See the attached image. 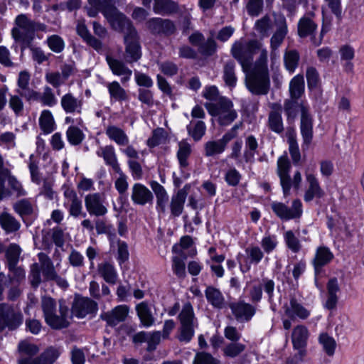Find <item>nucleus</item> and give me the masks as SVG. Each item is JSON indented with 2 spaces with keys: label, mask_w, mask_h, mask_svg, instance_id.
<instances>
[{
  "label": "nucleus",
  "mask_w": 364,
  "mask_h": 364,
  "mask_svg": "<svg viewBox=\"0 0 364 364\" xmlns=\"http://www.w3.org/2000/svg\"><path fill=\"white\" fill-rule=\"evenodd\" d=\"M18 350L20 353L18 364H53L61 353L60 349L50 347L38 357L33 358L38 353L39 348L28 341H21Z\"/></svg>",
  "instance_id": "obj_1"
},
{
  "label": "nucleus",
  "mask_w": 364,
  "mask_h": 364,
  "mask_svg": "<svg viewBox=\"0 0 364 364\" xmlns=\"http://www.w3.org/2000/svg\"><path fill=\"white\" fill-rule=\"evenodd\" d=\"M60 316L56 312V303L52 297H43L42 308L47 324L54 329L66 328L71 318L69 309L63 299L59 301Z\"/></svg>",
  "instance_id": "obj_2"
},
{
  "label": "nucleus",
  "mask_w": 364,
  "mask_h": 364,
  "mask_svg": "<svg viewBox=\"0 0 364 364\" xmlns=\"http://www.w3.org/2000/svg\"><path fill=\"white\" fill-rule=\"evenodd\" d=\"M205 107L220 126H228L237 117L232 101L227 97L220 98L218 102H206Z\"/></svg>",
  "instance_id": "obj_3"
},
{
  "label": "nucleus",
  "mask_w": 364,
  "mask_h": 364,
  "mask_svg": "<svg viewBox=\"0 0 364 364\" xmlns=\"http://www.w3.org/2000/svg\"><path fill=\"white\" fill-rule=\"evenodd\" d=\"M14 23L15 26L11 30V36L16 42L19 43L22 56L27 46L35 39L32 20L26 14H20L16 16Z\"/></svg>",
  "instance_id": "obj_4"
},
{
  "label": "nucleus",
  "mask_w": 364,
  "mask_h": 364,
  "mask_svg": "<svg viewBox=\"0 0 364 364\" xmlns=\"http://www.w3.org/2000/svg\"><path fill=\"white\" fill-rule=\"evenodd\" d=\"M291 164L286 156H282L277 161V174L280 179V184L285 196L290 194L291 188L298 191L301 187V174L299 171L294 173L293 179L290 177Z\"/></svg>",
  "instance_id": "obj_5"
},
{
  "label": "nucleus",
  "mask_w": 364,
  "mask_h": 364,
  "mask_svg": "<svg viewBox=\"0 0 364 364\" xmlns=\"http://www.w3.org/2000/svg\"><path fill=\"white\" fill-rule=\"evenodd\" d=\"M245 84L247 89L256 95H267L270 87L268 70L253 68L246 75Z\"/></svg>",
  "instance_id": "obj_6"
},
{
  "label": "nucleus",
  "mask_w": 364,
  "mask_h": 364,
  "mask_svg": "<svg viewBox=\"0 0 364 364\" xmlns=\"http://www.w3.org/2000/svg\"><path fill=\"white\" fill-rule=\"evenodd\" d=\"M257 43L255 41H236L232 46L231 54L242 65L244 72L251 67L253 60V50L257 48Z\"/></svg>",
  "instance_id": "obj_7"
},
{
  "label": "nucleus",
  "mask_w": 364,
  "mask_h": 364,
  "mask_svg": "<svg viewBox=\"0 0 364 364\" xmlns=\"http://www.w3.org/2000/svg\"><path fill=\"white\" fill-rule=\"evenodd\" d=\"M105 17L110 23L112 28L118 32L123 33L124 36L137 33L132 21L117 9H111L106 11Z\"/></svg>",
  "instance_id": "obj_8"
},
{
  "label": "nucleus",
  "mask_w": 364,
  "mask_h": 364,
  "mask_svg": "<svg viewBox=\"0 0 364 364\" xmlns=\"http://www.w3.org/2000/svg\"><path fill=\"white\" fill-rule=\"evenodd\" d=\"M145 26L153 36L168 37L176 33L177 27L173 21L169 18L153 17L148 19Z\"/></svg>",
  "instance_id": "obj_9"
},
{
  "label": "nucleus",
  "mask_w": 364,
  "mask_h": 364,
  "mask_svg": "<svg viewBox=\"0 0 364 364\" xmlns=\"http://www.w3.org/2000/svg\"><path fill=\"white\" fill-rule=\"evenodd\" d=\"M181 333L178 338L181 341L188 343L194 335V314L192 306L189 303L184 304L179 314Z\"/></svg>",
  "instance_id": "obj_10"
},
{
  "label": "nucleus",
  "mask_w": 364,
  "mask_h": 364,
  "mask_svg": "<svg viewBox=\"0 0 364 364\" xmlns=\"http://www.w3.org/2000/svg\"><path fill=\"white\" fill-rule=\"evenodd\" d=\"M22 322L23 316L19 311L7 304H0V332L6 327L9 330L16 329Z\"/></svg>",
  "instance_id": "obj_11"
},
{
  "label": "nucleus",
  "mask_w": 364,
  "mask_h": 364,
  "mask_svg": "<svg viewBox=\"0 0 364 364\" xmlns=\"http://www.w3.org/2000/svg\"><path fill=\"white\" fill-rule=\"evenodd\" d=\"M279 301L283 304L286 315L291 318L298 317L306 319L310 315V311L299 303L294 297H279Z\"/></svg>",
  "instance_id": "obj_12"
},
{
  "label": "nucleus",
  "mask_w": 364,
  "mask_h": 364,
  "mask_svg": "<svg viewBox=\"0 0 364 364\" xmlns=\"http://www.w3.org/2000/svg\"><path fill=\"white\" fill-rule=\"evenodd\" d=\"M300 129L304 140L303 147H309L313 138V119L309 114V107L305 102L300 104Z\"/></svg>",
  "instance_id": "obj_13"
},
{
  "label": "nucleus",
  "mask_w": 364,
  "mask_h": 364,
  "mask_svg": "<svg viewBox=\"0 0 364 364\" xmlns=\"http://www.w3.org/2000/svg\"><path fill=\"white\" fill-rule=\"evenodd\" d=\"M273 212L282 220H290L301 216V203L299 200H294L292 206L289 208L282 203L274 202L271 205Z\"/></svg>",
  "instance_id": "obj_14"
},
{
  "label": "nucleus",
  "mask_w": 364,
  "mask_h": 364,
  "mask_svg": "<svg viewBox=\"0 0 364 364\" xmlns=\"http://www.w3.org/2000/svg\"><path fill=\"white\" fill-rule=\"evenodd\" d=\"M104 203L105 198L100 193H90L85 198V208L90 215L95 217L105 215L108 210Z\"/></svg>",
  "instance_id": "obj_15"
},
{
  "label": "nucleus",
  "mask_w": 364,
  "mask_h": 364,
  "mask_svg": "<svg viewBox=\"0 0 364 364\" xmlns=\"http://www.w3.org/2000/svg\"><path fill=\"white\" fill-rule=\"evenodd\" d=\"M125 44L124 59L128 63L138 61L141 57V46L138 33L124 36Z\"/></svg>",
  "instance_id": "obj_16"
},
{
  "label": "nucleus",
  "mask_w": 364,
  "mask_h": 364,
  "mask_svg": "<svg viewBox=\"0 0 364 364\" xmlns=\"http://www.w3.org/2000/svg\"><path fill=\"white\" fill-rule=\"evenodd\" d=\"M97 310V304L88 297H75L73 302L71 314L79 318L85 317L87 314H95Z\"/></svg>",
  "instance_id": "obj_17"
},
{
  "label": "nucleus",
  "mask_w": 364,
  "mask_h": 364,
  "mask_svg": "<svg viewBox=\"0 0 364 364\" xmlns=\"http://www.w3.org/2000/svg\"><path fill=\"white\" fill-rule=\"evenodd\" d=\"M60 105L67 114L82 113L83 107V98L81 96L76 97L73 93L68 92L62 96Z\"/></svg>",
  "instance_id": "obj_18"
},
{
  "label": "nucleus",
  "mask_w": 364,
  "mask_h": 364,
  "mask_svg": "<svg viewBox=\"0 0 364 364\" xmlns=\"http://www.w3.org/2000/svg\"><path fill=\"white\" fill-rule=\"evenodd\" d=\"M305 176L307 183H309V187L304 194V200L306 202H310L315 197L318 198L323 197L324 192L321 188L318 179L311 173L309 168L306 169Z\"/></svg>",
  "instance_id": "obj_19"
},
{
  "label": "nucleus",
  "mask_w": 364,
  "mask_h": 364,
  "mask_svg": "<svg viewBox=\"0 0 364 364\" xmlns=\"http://www.w3.org/2000/svg\"><path fill=\"white\" fill-rule=\"evenodd\" d=\"M131 198L134 204L145 205L153 203L154 195L144 185L136 183L132 188Z\"/></svg>",
  "instance_id": "obj_20"
},
{
  "label": "nucleus",
  "mask_w": 364,
  "mask_h": 364,
  "mask_svg": "<svg viewBox=\"0 0 364 364\" xmlns=\"http://www.w3.org/2000/svg\"><path fill=\"white\" fill-rule=\"evenodd\" d=\"M270 107L272 109L268 115V127L274 133L282 134L284 130L282 117V107L277 103L272 104Z\"/></svg>",
  "instance_id": "obj_21"
},
{
  "label": "nucleus",
  "mask_w": 364,
  "mask_h": 364,
  "mask_svg": "<svg viewBox=\"0 0 364 364\" xmlns=\"http://www.w3.org/2000/svg\"><path fill=\"white\" fill-rule=\"evenodd\" d=\"M274 24L276 31L270 39V46L272 50H276L282 45L287 34L286 19L284 16H275Z\"/></svg>",
  "instance_id": "obj_22"
},
{
  "label": "nucleus",
  "mask_w": 364,
  "mask_h": 364,
  "mask_svg": "<svg viewBox=\"0 0 364 364\" xmlns=\"http://www.w3.org/2000/svg\"><path fill=\"white\" fill-rule=\"evenodd\" d=\"M230 307L236 319L240 322L250 321L255 314V308L244 301L232 303Z\"/></svg>",
  "instance_id": "obj_23"
},
{
  "label": "nucleus",
  "mask_w": 364,
  "mask_h": 364,
  "mask_svg": "<svg viewBox=\"0 0 364 364\" xmlns=\"http://www.w3.org/2000/svg\"><path fill=\"white\" fill-rule=\"evenodd\" d=\"M106 61L114 75L122 76L121 79L122 83H125L129 80L132 75V71L126 66L124 62L111 55L106 56Z\"/></svg>",
  "instance_id": "obj_24"
},
{
  "label": "nucleus",
  "mask_w": 364,
  "mask_h": 364,
  "mask_svg": "<svg viewBox=\"0 0 364 364\" xmlns=\"http://www.w3.org/2000/svg\"><path fill=\"white\" fill-rule=\"evenodd\" d=\"M153 11L161 16H173L180 12V6L173 0H154Z\"/></svg>",
  "instance_id": "obj_25"
},
{
  "label": "nucleus",
  "mask_w": 364,
  "mask_h": 364,
  "mask_svg": "<svg viewBox=\"0 0 364 364\" xmlns=\"http://www.w3.org/2000/svg\"><path fill=\"white\" fill-rule=\"evenodd\" d=\"M333 258V255L328 247H319L317 248L312 262L316 276L321 273L322 268L327 265Z\"/></svg>",
  "instance_id": "obj_26"
},
{
  "label": "nucleus",
  "mask_w": 364,
  "mask_h": 364,
  "mask_svg": "<svg viewBox=\"0 0 364 364\" xmlns=\"http://www.w3.org/2000/svg\"><path fill=\"white\" fill-rule=\"evenodd\" d=\"M64 196L70 203L68 210L70 215L77 218L79 215L85 216L86 213H82V205L81 200L77 197L76 193L70 188H66L64 191Z\"/></svg>",
  "instance_id": "obj_27"
},
{
  "label": "nucleus",
  "mask_w": 364,
  "mask_h": 364,
  "mask_svg": "<svg viewBox=\"0 0 364 364\" xmlns=\"http://www.w3.org/2000/svg\"><path fill=\"white\" fill-rule=\"evenodd\" d=\"M309 331L304 325L295 326L291 333L293 348H306Z\"/></svg>",
  "instance_id": "obj_28"
},
{
  "label": "nucleus",
  "mask_w": 364,
  "mask_h": 364,
  "mask_svg": "<svg viewBox=\"0 0 364 364\" xmlns=\"http://www.w3.org/2000/svg\"><path fill=\"white\" fill-rule=\"evenodd\" d=\"M188 188L189 186L186 185L183 188L178 190L176 195L172 196L170 208L171 214L174 217H178L182 213Z\"/></svg>",
  "instance_id": "obj_29"
},
{
  "label": "nucleus",
  "mask_w": 364,
  "mask_h": 364,
  "mask_svg": "<svg viewBox=\"0 0 364 364\" xmlns=\"http://www.w3.org/2000/svg\"><path fill=\"white\" fill-rule=\"evenodd\" d=\"M98 156L102 157L107 166H109L116 173H121V168L117 161L114 149L112 146L101 147L97 151Z\"/></svg>",
  "instance_id": "obj_30"
},
{
  "label": "nucleus",
  "mask_w": 364,
  "mask_h": 364,
  "mask_svg": "<svg viewBox=\"0 0 364 364\" xmlns=\"http://www.w3.org/2000/svg\"><path fill=\"white\" fill-rule=\"evenodd\" d=\"M150 187L154 191L156 198V208L161 213H165L166 206L168 201V196L164 187L157 181L150 182Z\"/></svg>",
  "instance_id": "obj_31"
},
{
  "label": "nucleus",
  "mask_w": 364,
  "mask_h": 364,
  "mask_svg": "<svg viewBox=\"0 0 364 364\" xmlns=\"http://www.w3.org/2000/svg\"><path fill=\"white\" fill-rule=\"evenodd\" d=\"M38 258L40 262V269L45 279L50 280L56 277L57 272L50 258L44 252L38 253Z\"/></svg>",
  "instance_id": "obj_32"
},
{
  "label": "nucleus",
  "mask_w": 364,
  "mask_h": 364,
  "mask_svg": "<svg viewBox=\"0 0 364 364\" xmlns=\"http://www.w3.org/2000/svg\"><path fill=\"white\" fill-rule=\"evenodd\" d=\"M128 314V308L126 306H118L112 311L107 312L102 316V318L105 320L110 326H116L121 321L125 320Z\"/></svg>",
  "instance_id": "obj_33"
},
{
  "label": "nucleus",
  "mask_w": 364,
  "mask_h": 364,
  "mask_svg": "<svg viewBox=\"0 0 364 364\" xmlns=\"http://www.w3.org/2000/svg\"><path fill=\"white\" fill-rule=\"evenodd\" d=\"M98 274L104 280L111 284H114L117 280V273L114 265L108 262L100 263L97 265Z\"/></svg>",
  "instance_id": "obj_34"
},
{
  "label": "nucleus",
  "mask_w": 364,
  "mask_h": 364,
  "mask_svg": "<svg viewBox=\"0 0 364 364\" xmlns=\"http://www.w3.org/2000/svg\"><path fill=\"white\" fill-rule=\"evenodd\" d=\"M317 29V24L309 17H302L298 23V34L301 38L313 36Z\"/></svg>",
  "instance_id": "obj_35"
},
{
  "label": "nucleus",
  "mask_w": 364,
  "mask_h": 364,
  "mask_svg": "<svg viewBox=\"0 0 364 364\" xmlns=\"http://www.w3.org/2000/svg\"><path fill=\"white\" fill-rule=\"evenodd\" d=\"M274 27V19L272 21L267 15L257 20L255 24V29L262 38L268 37Z\"/></svg>",
  "instance_id": "obj_36"
},
{
  "label": "nucleus",
  "mask_w": 364,
  "mask_h": 364,
  "mask_svg": "<svg viewBox=\"0 0 364 364\" xmlns=\"http://www.w3.org/2000/svg\"><path fill=\"white\" fill-rule=\"evenodd\" d=\"M0 225L7 232H14L20 228V223L10 213L3 212L0 214Z\"/></svg>",
  "instance_id": "obj_37"
},
{
  "label": "nucleus",
  "mask_w": 364,
  "mask_h": 364,
  "mask_svg": "<svg viewBox=\"0 0 364 364\" xmlns=\"http://www.w3.org/2000/svg\"><path fill=\"white\" fill-rule=\"evenodd\" d=\"M304 92V76L297 75L292 78L289 83L290 98L299 100Z\"/></svg>",
  "instance_id": "obj_38"
},
{
  "label": "nucleus",
  "mask_w": 364,
  "mask_h": 364,
  "mask_svg": "<svg viewBox=\"0 0 364 364\" xmlns=\"http://www.w3.org/2000/svg\"><path fill=\"white\" fill-rule=\"evenodd\" d=\"M235 68V63L233 60L226 62L223 67V78L225 85L230 88L235 87L237 83Z\"/></svg>",
  "instance_id": "obj_39"
},
{
  "label": "nucleus",
  "mask_w": 364,
  "mask_h": 364,
  "mask_svg": "<svg viewBox=\"0 0 364 364\" xmlns=\"http://www.w3.org/2000/svg\"><path fill=\"white\" fill-rule=\"evenodd\" d=\"M21 249L16 243L10 244L5 250L6 266L18 264Z\"/></svg>",
  "instance_id": "obj_40"
},
{
  "label": "nucleus",
  "mask_w": 364,
  "mask_h": 364,
  "mask_svg": "<svg viewBox=\"0 0 364 364\" xmlns=\"http://www.w3.org/2000/svg\"><path fill=\"white\" fill-rule=\"evenodd\" d=\"M206 127L203 121H191L190 124L187 126L188 134L196 141H198L204 136Z\"/></svg>",
  "instance_id": "obj_41"
},
{
  "label": "nucleus",
  "mask_w": 364,
  "mask_h": 364,
  "mask_svg": "<svg viewBox=\"0 0 364 364\" xmlns=\"http://www.w3.org/2000/svg\"><path fill=\"white\" fill-rule=\"evenodd\" d=\"M106 134L119 145H127L129 143L128 137L124 132L115 126L108 127L106 129Z\"/></svg>",
  "instance_id": "obj_42"
},
{
  "label": "nucleus",
  "mask_w": 364,
  "mask_h": 364,
  "mask_svg": "<svg viewBox=\"0 0 364 364\" xmlns=\"http://www.w3.org/2000/svg\"><path fill=\"white\" fill-rule=\"evenodd\" d=\"M136 309L141 322L144 326L149 327L153 324L154 318L151 314L149 306L146 303L141 302L139 304L136 305Z\"/></svg>",
  "instance_id": "obj_43"
},
{
  "label": "nucleus",
  "mask_w": 364,
  "mask_h": 364,
  "mask_svg": "<svg viewBox=\"0 0 364 364\" xmlns=\"http://www.w3.org/2000/svg\"><path fill=\"white\" fill-rule=\"evenodd\" d=\"M15 212L22 218L31 215L33 213V205L28 199H21L13 205Z\"/></svg>",
  "instance_id": "obj_44"
},
{
  "label": "nucleus",
  "mask_w": 364,
  "mask_h": 364,
  "mask_svg": "<svg viewBox=\"0 0 364 364\" xmlns=\"http://www.w3.org/2000/svg\"><path fill=\"white\" fill-rule=\"evenodd\" d=\"M300 55L296 50H287L284 55L285 68L290 73L294 72L299 65Z\"/></svg>",
  "instance_id": "obj_45"
},
{
  "label": "nucleus",
  "mask_w": 364,
  "mask_h": 364,
  "mask_svg": "<svg viewBox=\"0 0 364 364\" xmlns=\"http://www.w3.org/2000/svg\"><path fill=\"white\" fill-rule=\"evenodd\" d=\"M304 102L303 101L299 102V100L296 99H287L284 103V112L287 117L288 120L294 121L297 116L298 110L300 109V104Z\"/></svg>",
  "instance_id": "obj_46"
},
{
  "label": "nucleus",
  "mask_w": 364,
  "mask_h": 364,
  "mask_svg": "<svg viewBox=\"0 0 364 364\" xmlns=\"http://www.w3.org/2000/svg\"><path fill=\"white\" fill-rule=\"evenodd\" d=\"M9 270L8 277L13 284H21L26 279V272L21 266L14 264L7 267Z\"/></svg>",
  "instance_id": "obj_47"
},
{
  "label": "nucleus",
  "mask_w": 364,
  "mask_h": 364,
  "mask_svg": "<svg viewBox=\"0 0 364 364\" xmlns=\"http://www.w3.org/2000/svg\"><path fill=\"white\" fill-rule=\"evenodd\" d=\"M111 98L117 101H125L127 100V95L124 88L117 81L109 82L107 85Z\"/></svg>",
  "instance_id": "obj_48"
},
{
  "label": "nucleus",
  "mask_w": 364,
  "mask_h": 364,
  "mask_svg": "<svg viewBox=\"0 0 364 364\" xmlns=\"http://www.w3.org/2000/svg\"><path fill=\"white\" fill-rule=\"evenodd\" d=\"M178 150L177 152V158L181 167L185 168L188 166V158L191 153V145L186 141H181L178 144Z\"/></svg>",
  "instance_id": "obj_49"
},
{
  "label": "nucleus",
  "mask_w": 364,
  "mask_h": 364,
  "mask_svg": "<svg viewBox=\"0 0 364 364\" xmlns=\"http://www.w3.org/2000/svg\"><path fill=\"white\" fill-rule=\"evenodd\" d=\"M41 102L43 105L48 107H53L57 104V99L52 90L48 86H46L43 88L42 93L38 92V100Z\"/></svg>",
  "instance_id": "obj_50"
},
{
  "label": "nucleus",
  "mask_w": 364,
  "mask_h": 364,
  "mask_svg": "<svg viewBox=\"0 0 364 364\" xmlns=\"http://www.w3.org/2000/svg\"><path fill=\"white\" fill-rule=\"evenodd\" d=\"M258 144L255 137L252 135L248 136L245 139V150L243 154L246 162H249L253 159Z\"/></svg>",
  "instance_id": "obj_51"
},
{
  "label": "nucleus",
  "mask_w": 364,
  "mask_h": 364,
  "mask_svg": "<svg viewBox=\"0 0 364 364\" xmlns=\"http://www.w3.org/2000/svg\"><path fill=\"white\" fill-rule=\"evenodd\" d=\"M41 128L44 132L48 134L54 129V119L52 113L49 110H43L39 119Z\"/></svg>",
  "instance_id": "obj_52"
},
{
  "label": "nucleus",
  "mask_w": 364,
  "mask_h": 364,
  "mask_svg": "<svg viewBox=\"0 0 364 364\" xmlns=\"http://www.w3.org/2000/svg\"><path fill=\"white\" fill-rule=\"evenodd\" d=\"M46 44L49 49L55 53L63 52L65 46L64 40L56 34L48 36L46 39Z\"/></svg>",
  "instance_id": "obj_53"
},
{
  "label": "nucleus",
  "mask_w": 364,
  "mask_h": 364,
  "mask_svg": "<svg viewBox=\"0 0 364 364\" xmlns=\"http://www.w3.org/2000/svg\"><path fill=\"white\" fill-rule=\"evenodd\" d=\"M205 155L208 157L223 153L225 146L219 139L207 141L204 145Z\"/></svg>",
  "instance_id": "obj_54"
},
{
  "label": "nucleus",
  "mask_w": 364,
  "mask_h": 364,
  "mask_svg": "<svg viewBox=\"0 0 364 364\" xmlns=\"http://www.w3.org/2000/svg\"><path fill=\"white\" fill-rule=\"evenodd\" d=\"M66 136L69 143L73 146L81 144L85 136L82 131L75 126L68 127Z\"/></svg>",
  "instance_id": "obj_55"
},
{
  "label": "nucleus",
  "mask_w": 364,
  "mask_h": 364,
  "mask_svg": "<svg viewBox=\"0 0 364 364\" xmlns=\"http://www.w3.org/2000/svg\"><path fill=\"white\" fill-rule=\"evenodd\" d=\"M8 181V184L13 193H15L17 197L23 196L26 195V191L23 188L21 183L16 179L15 176L11 175V171L9 175L4 178V186L5 187V181Z\"/></svg>",
  "instance_id": "obj_56"
},
{
  "label": "nucleus",
  "mask_w": 364,
  "mask_h": 364,
  "mask_svg": "<svg viewBox=\"0 0 364 364\" xmlns=\"http://www.w3.org/2000/svg\"><path fill=\"white\" fill-rule=\"evenodd\" d=\"M11 171L4 166V161L0 154V200L11 195V191L4 186V178L9 175Z\"/></svg>",
  "instance_id": "obj_57"
},
{
  "label": "nucleus",
  "mask_w": 364,
  "mask_h": 364,
  "mask_svg": "<svg viewBox=\"0 0 364 364\" xmlns=\"http://www.w3.org/2000/svg\"><path fill=\"white\" fill-rule=\"evenodd\" d=\"M27 48H28L31 51L33 60L38 65H41L48 60L50 53L46 54L41 47L34 46L31 43H29V46H27Z\"/></svg>",
  "instance_id": "obj_58"
},
{
  "label": "nucleus",
  "mask_w": 364,
  "mask_h": 364,
  "mask_svg": "<svg viewBox=\"0 0 364 364\" xmlns=\"http://www.w3.org/2000/svg\"><path fill=\"white\" fill-rule=\"evenodd\" d=\"M318 341L327 355L331 356L334 354L336 343L333 337L323 333L320 334Z\"/></svg>",
  "instance_id": "obj_59"
},
{
  "label": "nucleus",
  "mask_w": 364,
  "mask_h": 364,
  "mask_svg": "<svg viewBox=\"0 0 364 364\" xmlns=\"http://www.w3.org/2000/svg\"><path fill=\"white\" fill-rule=\"evenodd\" d=\"M186 259V255L184 253L181 254L180 256L173 257L172 259L173 271L178 277H183L186 275V266L184 262Z\"/></svg>",
  "instance_id": "obj_60"
},
{
  "label": "nucleus",
  "mask_w": 364,
  "mask_h": 364,
  "mask_svg": "<svg viewBox=\"0 0 364 364\" xmlns=\"http://www.w3.org/2000/svg\"><path fill=\"white\" fill-rule=\"evenodd\" d=\"M47 235L50 237L53 243L58 247H63L65 242V234L60 227H55L47 232Z\"/></svg>",
  "instance_id": "obj_61"
},
{
  "label": "nucleus",
  "mask_w": 364,
  "mask_h": 364,
  "mask_svg": "<svg viewBox=\"0 0 364 364\" xmlns=\"http://www.w3.org/2000/svg\"><path fill=\"white\" fill-rule=\"evenodd\" d=\"M246 348L241 343L232 342L228 344L223 349L224 355L227 357L235 358L242 353Z\"/></svg>",
  "instance_id": "obj_62"
},
{
  "label": "nucleus",
  "mask_w": 364,
  "mask_h": 364,
  "mask_svg": "<svg viewBox=\"0 0 364 364\" xmlns=\"http://www.w3.org/2000/svg\"><path fill=\"white\" fill-rule=\"evenodd\" d=\"M217 49V44L215 40L212 38L207 39L205 42H203L198 46V52L203 56L213 55Z\"/></svg>",
  "instance_id": "obj_63"
},
{
  "label": "nucleus",
  "mask_w": 364,
  "mask_h": 364,
  "mask_svg": "<svg viewBox=\"0 0 364 364\" xmlns=\"http://www.w3.org/2000/svg\"><path fill=\"white\" fill-rule=\"evenodd\" d=\"M193 364H220V362L210 353L200 352L196 353Z\"/></svg>",
  "instance_id": "obj_64"
}]
</instances>
